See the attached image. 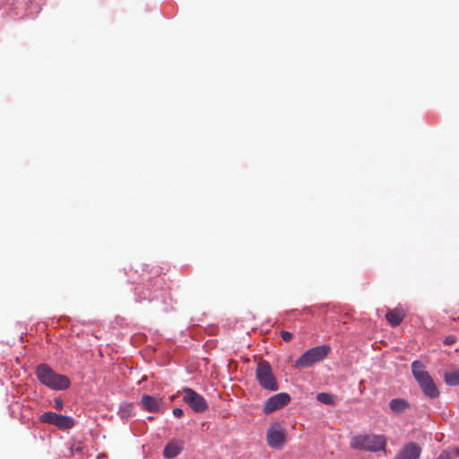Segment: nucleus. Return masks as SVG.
<instances>
[{
  "label": "nucleus",
  "instance_id": "f257e3e1",
  "mask_svg": "<svg viewBox=\"0 0 459 459\" xmlns=\"http://www.w3.org/2000/svg\"><path fill=\"white\" fill-rule=\"evenodd\" d=\"M35 373L41 384L53 390H65L71 385L66 376L56 374L48 364L39 365Z\"/></svg>",
  "mask_w": 459,
  "mask_h": 459
},
{
  "label": "nucleus",
  "instance_id": "f03ea898",
  "mask_svg": "<svg viewBox=\"0 0 459 459\" xmlns=\"http://www.w3.org/2000/svg\"><path fill=\"white\" fill-rule=\"evenodd\" d=\"M411 371L414 378L426 396L430 399L437 398L440 394L434 380L426 371L422 362L415 360L411 363Z\"/></svg>",
  "mask_w": 459,
  "mask_h": 459
},
{
  "label": "nucleus",
  "instance_id": "7ed1b4c3",
  "mask_svg": "<svg viewBox=\"0 0 459 459\" xmlns=\"http://www.w3.org/2000/svg\"><path fill=\"white\" fill-rule=\"evenodd\" d=\"M386 442L384 435L364 434L355 436L351 441V446L359 450L378 452L385 449Z\"/></svg>",
  "mask_w": 459,
  "mask_h": 459
},
{
  "label": "nucleus",
  "instance_id": "20e7f679",
  "mask_svg": "<svg viewBox=\"0 0 459 459\" xmlns=\"http://www.w3.org/2000/svg\"><path fill=\"white\" fill-rule=\"evenodd\" d=\"M255 377L259 385L266 390L277 391L278 382L273 373L272 367L267 360H261L255 369Z\"/></svg>",
  "mask_w": 459,
  "mask_h": 459
},
{
  "label": "nucleus",
  "instance_id": "39448f33",
  "mask_svg": "<svg viewBox=\"0 0 459 459\" xmlns=\"http://www.w3.org/2000/svg\"><path fill=\"white\" fill-rule=\"evenodd\" d=\"M330 352L328 345H320L307 350L295 362V368H305L323 360Z\"/></svg>",
  "mask_w": 459,
  "mask_h": 459
},
{
  "label": "nucleus",
  "instance_id": "423d86ee",
  "mask_svg": "<svg viewBox=\"0 0 459 459\" xmlns=\"http://www.w3.org/2000/svg\"><path fill=\"white\" fill-rule=\"evenodd\" d=\"M266 441L270 447L281 450L287 442V431L280 423H273L267 429Z\"/></svg>",
  "mask_w": 459,
  "mask_h": 459
},
{
  "label": "nucleus",
  "instance_id": "0eeeda50",
  "mask_svg": "<svg viewBox=\"0 0 459 459\" xmlns=\"http://www.w3.org/2000/svg\"><path fill=\"white\" fill-rule=\"evenodd\" d=\"M39 420L56 426L59 429H70L74 426V420L70 416L47 411L40 415Z\"/></svg>",
  "mask_w": 459,
  "mask_h": 459
},
{
  "label": "nucleus",
  "instance_id": "6e6552de",
  "mask_svg": "<svg viewBox=\"0 0 459 459\" xmlns=\"http://www.w3.org/2000/svg\"><path fill=\"white\" fill-rule=\"evenodd\" d=\"M183 401L197 413L204 412L208 409V403L204 396L189 387L183 389Z\"/></svg>",
  "mask_w": 459,
  "mask_h": 459
},
{
  "label": "nucleus",
  "instance_id": "1a4fd4ad",
  "mask_svg": "<svg viewBox=\"0 0 459 459\" xmlns=\"http://www.w3.org/2000/svg\"><path fill=\"white\" fill-rule=\"evenodd\" d=\"M290 402V396L287 393H279L270 397L264 403L263 411L270 414L279 409L283 408Z\"/></svg>",
  "mask_w": 459,
  "mask_h": 459
},
{
  "label": "nucleus",
  "instance_id": "9d476101",
  "mask_svg": "<svg viewBox=\"0 0 459 459\" xmlns=\"http://www.w3.org/2000/svg\"><path fill=\"white\" fill-rule=\"evenodd\" d=\"M420 454L421 447L415 442H410L402 448L394 459H419Z\"/></svg>",
  "mask_w": 459,
  "mask_h": 459
},
{
  "label": "nucleus",
  "instance_id": "9b49d317",
  "mask_svg": "<svg viewBox=\"0 0 459 459\" xmlns=\"http://www.w3.org/2000/svg\"><path fill=\"white\" fill-rule=\"evenodd\" d=\"M162 404L161 398H156L149 394H143L141 398V405L144 411L152 413H158L160 411Z\"/></svg>",
  "mask_w": 459,
  "mask_h": 459
},
{
  "label": "nucleus",
  "instance_id": "f8f14e48",
  "mask_svg": "<svg viewBox=\"0 0 459 459\" xmlns=\"http://www.w3.org/2000/svg\"><path fill=\"white\" fill-rule=\"evenodd\" d=\"M389 407L394 414L400 415L410 409L411 405L403 398H394L390 401Z\"/></svg>",
  "mask_w": 459,
  "mask_h": 459
},
{
  "label": "nucleus",
  "instance_id": "ddd939ff",
  "mask_svg": "<svg viewBox=\"0 0 459 459\" xmlns=\"http://www.w3.org/2000/svg\"><path fill=\"white\" fill-rule=\"evenodd\" d=\"M405 316V313L402 308H394L385 315V319L392 326L399 325Z\"/></svg>",
  "mask_w": 459,
  "mask_h": 459
},
{
  "label": "nucleus",
  "instance_id": "4468645a",
  "mask_svg": "<svg viewBox=\"0 0 459 459\" xmlns=\"http://www.w3.org/2000/svg\"><path fill=\"white\" fill-rule=\"evenodd\" d=\"M182 447L176 442H169L166 445L163 455L166 458H174L181 452Z\"/></svg>",
  "mask_w": 459,
  "mask_h": 459
},
{
  "label": "nucleus",
  "instance_id": "2eb2a0df",
  "mask_svg": "<svg viewBox=\"0 0 459 459\" xmlns=\"http://www.w3.org/2000/svg\"><path fill=\"white\" fill-rule=\"evenodd\" d=\"M459 456V447L453 446L440 453L437 459H455Z\"/></svg>",
  "mask_w": 459,
  "mask_h": 459
},
{
  "label": "nucleus",
  "instance_id": "dca6fc26",
  "mask_svg": "<svg viewBox=\"0 0 459 459\" xmlns=\"http://www.w3.org/2000/svg\"><path fill=\"white\" fill-rule=\"evenodd\" d=\"M445 382L448 385H459V368L452 372H446L445 374Z\"/></svg>",
  "mask_w": 459,
  "mask_h": 459
},
{
  "label": "nucleus",
  "instance_id": "f3484780",
  "mask_svg": "<svg viewBox=\"0 0 459 459\" xmlns=\"http://www.w3.org/2000/svg\"><path fill=\"white\" fill-rule=\"evenodd\" d=\"M316 399L318 402L327 404V405H333L334 403V398L332 394L328 393H319L316 395Z\"/></svg>",
  "mask_w": 459,
  "mask_h": 459
},
{
  "label": "nucleus",
  "instance_id": "a211bd4d",
  "mask_svg": "<svg viewBox=\"0 0 459 459\" xmlns=\"http://www.w3.org/2000/svg\"><path fill=\"white\" fill-rule=\"evenodd\" d=\"M72 453H82L83 451V446L81 443L74 444L71 447Z\"/></svg>",
  "mask_w": 459,
  "mask_h": 459
},
{
  "label": "nucleus",
  "instance_id": "6ab92c4d",
  "mask_svg": "<svg viewBox=\"0 0 459 459\" xmlns=\"http://www.w3.org/2000/svg\"><path fill=\"white\" fill-rule=\"evenodd\" d=\"M281 336L282 340L285 342H290L292 339V333L290 332H287V331H282L281 333Z\"/></svg>",
  "mask_w": 459,
  "mask_h": 459
},
{
  "label": "nucleus",
  "instance_id": "aec40b11",
  "mask_svg": "<svg viewBox=\"0 0 459 459\" xmlns=\"http://www.w3.org/2000/svg\"><path fill=\"white\" fill-rule=\"evenodd\" d=\"M455 341H456V338L454 335H449V336H446V339L444 340V344L451 345V344L455 343Z\"/></svg>",
  "mask_w": 459,
  "mask_h": 459
},
{
  "label": "nucleus",
  "instance_id": "412c9836",
  "mask_svg": "<svg viewBox=\"0 0 459 459\" xmlns=\"http://www.w3.org/2000/svg\"><path fill=\"white\" fill-rule=\"evenodd\" d=\"M183 414H184V411H183V410H182V409H180V408H175V409L173 410V415H174L175 417H177V418H181V417L183 416Z\"/></svg>",
  "mask_w": 459,
  "mask_h": 459
},
{
  "label": "nucleus",
  "instance_id": "4be33fe9",
  "mask_svg": "<svg viewBox=\"0 0 459 459\" xmlns=\"http://www.w3.org/2000/svg\"><path fill=\"white\" fill-rule=\"evenodd\" d=\"M55 408L57 410H61L63 408V402L60 399H55Z\"/></svg>",
  "mask_w": 459,
  "mask_h": 459
},
{
  "label": "nucleus",
  "instance_id": "5701e85b",
  "mask_svg": "<svg viewBox=\"0 0 459 459\" xmlns=\"http://www.w3.org/2000/svg\"><path fill=\"white\" fill-rule=\"evenodd\" d=\"M106 457L107 456L105 454H100V455H99L98 459H106Z\"/></svg>",
  "mask_w": 459,
  "mask_h": 459
}]
</instances>
